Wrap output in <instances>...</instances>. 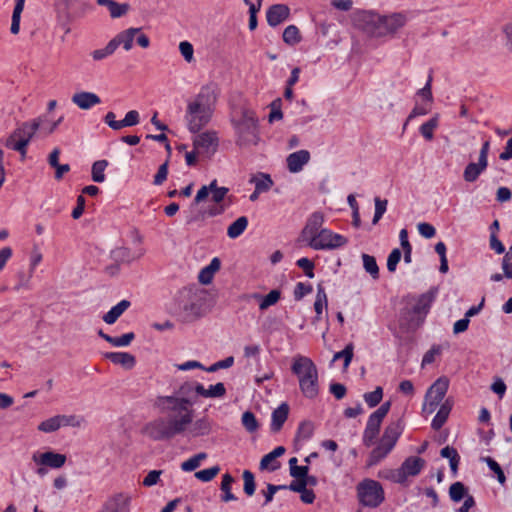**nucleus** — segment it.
<instances>
[{"label":"nucleus","mask_w":512,"mask_h":512,"mask_svg":"<svg viewBox=\"0 0 512 512\" xmlns=\"http://www.w3.org/2000/svg\"><path fill=\"white\" fill-rule=\"evenodd\" d=\"M242 424L249 432H254L258 429V422L256 420V417L250 411H246L243 413Z\"/></svg>","instance_id":"59"},{"label":"nucleus","mask_w":512,"mask_h":512,"mask_svg":"<svg viewBox=\"0 0 512 512\" xmlns=\"http://www.w3.org/2000/svg\"><path fill=\"white\" fill-rule=\"evenodd\" d=\"M83 419L76 415H55L43 420L38 424V431L42 433H53L62 427H80Z\"/></svg>","instance_id":"13"},{"label":"nucleus","mask_w":512,"mask_h":512,"mask_svg":"<svg viewBox=\"0 0 512 512\" xmlns=\"http://www.w3.org/2000/svg\"><path fill=\"white\" fill-rule=\"evenodd\" d=\"M364 400L370 408L377 406L383 398V389L378 386L374 391L364 394Z\"/></svg>","instance_id":"52"},{"label":"nucleus","mask_w":512,"mask_h":512,"mask_svg":"<svg viewBox=\"0 0 512 512\" xmlns=\"http://www.w3.org/2000/svg\"><path fill=\"white\" fill-rule=\"evenodd\" d=\"M354 346L352 343L346 345V347L333 356V361L344 359V368L347 369L353 358Z\"/></svg>","instance_id":"50"},{"label":"nucleus","mask_w":512,"mask_h":512,"mask_svg":"<svg viewBox=\"0 0 512 512\" xmlns=\"http://www.w3.org/2000/svg\"><path fill=\"white\" fill-rule=\"evenodd\" d=\"M115 48L121 46L125 51H130L136 42L141 48L147 49L150 46L149 37L142 31V28L130 27L119 32L113 39Z\"/></svg>","instance_id":"10"},{"label":"nucleus","mask_w":512,"mask_h":512,"mask_svg":"<svg viewBox=\"0 0 512 512\" xmlns=\"http://www.w3.org/2000/svg\"><path fill=\"white\" fill-rule=\"evenodd\" d=\"M97 4L107 7L112 18H120L126 15L130 9L128 3H118L114 0H97Z\"/></svg>","instance_id":"29"},{"label":"nucleus","mask_w":512,"mask_h":512,"mask_svg":"<svg viewBox=\"0 0 512 512\" xmlns=\"http://www.w3.org/2000/svg\"><path fill=\"white\" fill-rule=\"evenodd\" d=\"M140 122V115L139 112L136 110H130L126 113L125 117L120 120L121 123V129L124 127H131L139 124Z\"/></svg>","instance_id":"60"},{"label":"nucleus","mask_w":512,"mask_h":512,"mask_svg":"<svg viewBox=\"0 0 512 512\" xmlns=\"http://www.w3.org/2000/svg\"><path fill=\"white\" fill-rule=\"evenodd\" d=\"M324 216L320 212H314L307 220L305 227L302 230L301 237L304 241L309 242L317 235L323 228Z\"/></svg>","instance_id":"20"},{"label":"nucleus","mask_w":512,"mask_h":512,"mask_svg":"<svg viewBox=\"0 0 512 512\" xmlns=\"http://www.w3.org/2000/svg\"><path fill=\"white\" fill-rule=\"evenodd\" d=\"M247 226H248V219L246 216H241V217L237 218L227 228L228 237L231 239H236L246 230Z\"/></svg>","instance_id":"35"},{"label":"nucleus","mask_w":512,"mask_h":512,"mask_svg":"<svg viewBox=\"0 0 512 512\" xmlns=\"http://www.w3.org/2000/svg\"><path fill=\"white\" fill-rule=\"evenodd\" d=\"M389 454L388 451H386L384 448H382V446H380L379 444L377 445L376 448H374L370 455H369V458L367 460V466L368 467H372L376 464H378L381 460H383L387 455Z\"/></svg>","instance_id":"53"},{"label":"nucleus","mask_w":512,"mask_h":512,"mask_svg":"<svg viewBox=\"0 0 512 512\" xmlns=\"http://www.w3.org/2000/svg\"><path fill=\"white\" fill-rule=\"evenodd\" d=\"M362 260L366 272L369 273L373 279H377L379 277V267L375 257L364 253L362 254Z\"/></svg>","instance_id":"45"},{"label":"nucleus","mask_w":512,"mask_h":512,"mask_svg":"<svg viewBox=\"0 0 512 512\" xmlns=\"http://www.w3.org/2000/svg\"><path fill=\"white\" fill-rule=\"evenodd\" d=\"M220 187L217 186V181L216 180H213L209 185H204L202 186L198 191H197V194L195 196V203L196 204H200L201 202H203L207 197L208 195L215 191L216 189H219Z\"/></svg>","instance_id":"54"},{"label":"nucleus","mask_w":512,"mask_h":512,"mask_svg":"<svg viewBox=\"0 0 512 512\" xmlns=\"http://www.w3.org/2000/svg\"><path fill=\"white\" fill-rule=\"evenodd\" d=\"M439 115H434L427 122L420 126L421 135L428 141H431L434 137V130L438 127Z\"/></svg>","instance_id":"40"},{"label":"nucleus","mask_w":512,"mask_h":512,"mask_svg":"<svg viewBox=\"0 0 512 512\" xmlns=\"http://www.w3.org/2000/svg\"><path fill=\"white\" fill-rule=\"evenodd\" d=\"M130 305L128 300H121L103 316V321L109 325L114 324Z\"/></svg>","instance_id":"30"},{"label":"nucleus","mask_w":512,"mask_h":512,"mask_svg":"<svg viewBox=\"0 0 512 512\" xmlns=\"http://www.w3.org/2000/svg\"><path fill=\"white\" fill-rule=\"evenodd\" d=\"M400 259L401 251L398 248L393 249L387 259V269L389 272H394L396 270Z\"/></svg>","instance_id":"63"},{"label":"nucleus","mask_w":512,"mask_h":512,"mask_svg":"<svg viewBox=\"0 0 512 512\" xmlns=\"http://www.w3.org/2000/svg\"><path fill=\"white\" fill-rule=\"evenodd\" d=\"M289 407L286 403H282L272 413L271 430L278 432L287 420Z\"/></svg>","instance_id":"31"},{"label":"nucleus","mask_w":512,"mask_h":512,"mask_svg":"<svg viewBox=\"0 0 512 512\" xmlns=\"http://www.w3.org/2000/svg\"><path fill=\"white\" fill-rule=\"evenodd\" d=\"M234 482L235 479L230 474L226 473L222 476L220 488L223 492V495L221 496V500L223 502L235 501L237 499L236 496L231 492L232 484Z\"/></svg>","instance_id":"37"},{"label":"nucleus","mask_w":512,"mask_h":512,"mask_svg":"<svg viewBox=\"0 0 512 512\" xmlns=\"http://www.w3.org/2000/svg\"><path fill=\"white\" fill-rule=\"evenodd\" d=\"M220 472L219 466H213L208 469L200 470L195 473V477L202 482H209L213 480Z\"/></svg>","instance_id":"55"},{"label":"nucleus","mask_w":512,"mask_h":512,"mask_svg":"<svg viewBox=\"0 0 512 512\" xmlns=\"http://www.w3.org/2000/svg\"><path fill=\"white\" fill-rule=\"evenodd\" d=\"M488 160L478 157L477 162H470L464 168L463 179L468 183L477 181L479 176L487 169Z\"/></svg>","instance_id":"24"},{"label":"nucleus","mask_w":512,"mask_h":512,"mask_svg":"<svg viewBox=\"0 0 512 512\" xmlns=\"http://www.w3.org/2000/svg\"><path fill=\"white\" fill-rule=\"evenodd\" d=\"M418 232L421 236H423L426 239L433 238L436 234V229L433 225L421 222L417 225Z\"/></svg>","instance_id":"64"},{"label":"nucleus","mask_w":512,"mask_h":512,"mask_svg":"<svg viewBox=\"0 0 512 512\" xmlns=\"http://www.w3.org/2000/svg\"><path fill=\"white\" fill-rule=\"evenodd\" d=\"M115 51V43L110 40L104 48L94 50L91 56L93 60L100 61L111 56Z\"/></svg>","instance_id":"48"},{"label":"nucleus","mask_w":512,"mask_h":512,"mask_svg":"<svg viewBox=\"0 0 512 512\" xmlns=\"http://www.w3.org/2000/svg\"><path fill=\"white\" fill-rule=\"evenodd\" d=\"M250 182L255 185L257 192H267L272 188L274 184L270 175L266 173H257L253 175L250 179Z\"/></svg>","instance_id":"32"},{"label":"nucleus","mask_w":512,"mask_h":512,"mask_svg":"<svg viewBox=\"0 0 512 512\" xmlns=\"http://www.w3.org/2000/svg\"><path fill=\"white\" fill-rule=\"evenodd\" d=\"M347 243L348 239L345 236L325 228L317 232V235L307 242V245L314 250H334Z\"/></svg>","instance_id":"11"},{"label":"nucleus","mask_w":512,"mask_h":512,"mask_svg":"<svg viewBox=\"0 0 512 512\" xmlns=\"http://www.w3.org/2000/svg\"><path fill=\"white\" fill-rule=\"evenodd\" d=\"M40 124L41 120L39 118L22 124L6 139L5 146L9 149L18 151L21 154L22 159H24L27 152V146L36 131L39 129Z\"/></svg>","instance_id":"6"},{"label":"nucleus","mask_w":512,"mask_h":512,"mask_svg":"<svg viewBox=\"0 0 512 512\" xmlns=\"http://www.w3.org/2000/svg\"><path fill=\"white\" fill-rule=\"evenodd\" d=\"M381 20V15L371 11H358L353 15L354 25L371 35H383V32L380 30Z\"/></svg>","instance_id":"14"},{"label":"nucleus","mask_w":512,"mask_h":512,"mask_svg":"<svg viewBox=\"0 0 512 512\" xmlns=\"http://www.w3.org/2000/svg\"><path fill=\"white\" fill-rule=\"evenodd\" d=\"M104 357L115 365H120L124 369L130 370L136 364L135 357L128 352H107Z\"/></svg>","instance_id":"26"},{"label":"nucleus","mask_w":512,"mask_h":512,"mask_svg":"<svg viewBox=\"0 0 512 512\" xmlns=\"http://www.w3.org/2000/svg\"><path fill=\"white\" fill-rule=\"evenodd\" d=\"M211 430V425L206 418H200L195 422H192L191 426L188 428L190 435L193 437H199L207 435Z\"/></svg>","instance_id":"36"},{"label":"nucleus","mask_w":512,"mask_h":512,"mask_svg":"<svg viewBox=\"0 0 512 512\" xmlns=\"http://www.w3.org/2000/svg\"><path fill=\"white\" fill-rule=\"evenodd\" d=\"M452 407L453 400L450 398L445 399V401L440 405V408L431 423V426L434 430H439L445 424L452 410Z\"/></svg>","instance_id":"28"},{"label":"nucleus","mask_w":512,"mask_h":512,"mask_svg":"<svg viewBox=\"0 0 512 512\" xmlns=\"http://www.w3.org/2000/svg\"><path fill=\"white\" fill-rule=\"evenodd\" d=\"M440 454L442 457L449 459L451 471L453 472L454 475H456L460 460L459 454L456 451V449L450 446H446L441 450Z\"/></svg>","instance_id":"41"},{"label":"nucleus","mask_w":512,"mask_h":512,"mask_svg":"<svg viewBox=\"0 0 512 512\" xmlns=\"http://www.w3.org/2000/svg\"><path fill=\"white\" fill-rule=\"evenodd\" d=\"M314 433V424L310 421H303L300 423L297 433L296 440L297 441H306L312 437Z\"/></svg>","instance_id":"46"},{"label":"nucleus","mask_w":512,"mask_h":512,"mask_svg":"<svg viewBox=\"0 0 512 512\" xmlns=\"http://www.w3.org/2000/svg\"><path fill=\"white\" fill-rule=\"evenodd\" d=\"M290 15V9L285 4H274L266 12L267 23L272 26H278Z\"/></svg>","instance_id":"22"},{"label":"nucleus","mask_w":512,"mask_h":512,"mask_svg":"<svg viewBox=\"0 0 512 512\" xmlns=\"http://www.w3.org/2000/svg\"><path fill=\"white\" fill-rule=\"evenodd\" d=\"M173 314L183 322H193L204 315L203 299L193 290H182L174 299Z\"/></svg>","instance_id":"5"},{"label":"nucleus","mask_w":512,"mask_h":512,"mask_svg":"<svg viewBox=\"0 0 512 512\" xmlns=\"http://www.w3.org/2000/svg\"><path fill=\"white\" fill-rule=\"evenodd\" d=\"M356 493L359 503L369 508L380 506L385 499L382 485L378 481L369 478L357 484Z\"/></svg>","instance_id":"7"},{"label":"nucleus","mask_w":512,"mask_h":512,"mask_svg":"<svg viewBox=\"0 0 512 512\" xmlns=\"http://www.w3.org/2000/svg\"><path fill=\"white\" fill-rule=\"evenodd\" d=\"M144 253L145 251L142 249L138 250L137 252H133L127 247H119L112 251V257L116 262L130 263L140 259Z\"/></svg>","instance_id":"27"},{"label":"nucleus","mask_w":512,"mask_h":512,"mask_svg":"<svg viewBox=\"0 0 512 512\" xmlns=\"http://www.w3.org/2000/svg\"><path fill=\"white\" fill-rule=\"evenodd\" d=\"M300 30L295 25L287 26L283 31V41L290 46H294L301 41Z\"/></svg>","instance_id":"39"},{"label":"nucleus","mask_w":512,"mask_h":512,"mask_svg":"<svg viewBox=\"0 0 512 512\" xmlns=\"http://www.w3.org/2000/svg\"><path fill=\"white\" fill-rule=\"evenodd\" d=\"M375 214L373 217V224H377L379 220L382 218L383 214L386 212L387 209V200H382L378 197L375 198Z\"/></svg>","instance_id":"61"},{"label":"nucleus","mask_w":512,"mask_h":512,"mask_svg":"<svg viewBox=\"0 0 512 512\" xmlns=\"http://www.w3.org/2000/svg\"><path fill=\"white\" fill-rule=\"evenodd\" d=\"M280 291L271 290L267 295L254 294L253 298L259 301V309L266 310L270 306L275 305L280 299Z\"/></svg>","instance_id":"33"},{"label":"nucleus","mask_w":512,"mask_h":512,"mask_svg":"<svg viewBox=\"0 0 512 512\" xmlns=\"http://www.w3.org/2000/svg\"><path fill=\"white\" fill-rule=\"evenodd\" d=\"M450 380L447 376H441L436 379L427 389L422 404V413L425 415L432 414L436 408L445 400V396L449 389Z\"/></svg>","instance_id":"8"},{"label":"nucleus","mask_w":512,"mask_h":512,"mask_svg":"<svg viewBox=\"0 0 512 512\" xmlns=\"http://www.w3.org/2000/svg\"><path fill=\"white\" fill-rule=\"evenodd\" d=\"M217 98L215 87L205 85L187 101L184 120L189 132L198 133L211 122Z\"/></svg>","instance_id":"2"},{"label":"nucleus","mask_w":512,"mask_h":512,"mask_svg":"<svg viewBox=\"0 0 512 512\" xmlns=\"http://www.w3.org/2000/svg\"><path fill=\"white\" fill-rule=\"evenodd\" d=\"M228 193V189L225 187H220L215 191L211 192V200L213 204L208 205L207 208H221V214L225 211L226 206L222 203L226 194Z\"/></svg>","instance_id":"44"},{"label":"nucleus","mask_w":512,"mask_h":512,"mask_svg":"<svg viewBox=\"0 0 512 512\" xmlns=\"http://www.w3.org/2000/svg\"><path fill=\"white\" fill-rule=\"evenodd\" d=\"M132 499L130 492H114L107 497L99 512H131Z\"/></svg>","instance_id":"15"},{"label":"nucleus","mask_w":512,"mask_h":512,"mask_svg":"<svg viewBox=\"0 0 512 512\" xmlns=\"http://www.w3.org/2000/svg\"><path fill=\"white\" fill-rule=\"evenodd\" d=\"M107 166L108 162L106 160H98L93 163L91 176L94 182L103 183L105 181V169Z\"/></svg>","instance_id":"42"},{"label":"nucleus","mask_w":512,"mask_h":512,"mask_svg":"<svg viewBox=\"0 0 512 512\" xmlns=\"http://www.w3.org/2000/svg\"><path fill=\"white\" fill-rule=\"evenodd\" d=\"M242 477L244 481V492L248 496H252L256 489L254 475L249 470H245L242 474Z\"/></svg>","instance_id":"58"},{"label":"nucleus","mask_w":512,"mask_h":512,"mask_svg":"<svg viewBox=\"0 0 512 512\" xmlns=\"http://www.w3.org/2000/svg\"><path fill=\"white\" fill-rule=\"evenodd\" d=\"M180 392L189 396L195 403L197 396L211 399L222 398L226 394V388L221 382L210 385L208 388H205L204 385L199 382H185L180 386Z\"/></svg>","instance_id":"9"},{"label":"nucleus","mask_w":512,"mask_h":512,"mask_svg":"<svg viewBox=\"0 0 512 512\" xmlns=\"http://www.w3.org/2000/svg\"><path fill=\"white\" fill-rule=\"evenodd\" d=\"M154 405L167 417L157 418L145 426L144 432L151 439H171L186 432L191 426L194 418V402L189 396L180 392V387L173 395L158 396Z\"/></svg>","instance_id":"1"},{"label":"nucleus","mask_w":512,"mask_h":512,"mask_svg":"<svg viewBox=\"0 0 512 512\" xmlns=\"http://www.w3.org/2000/svg\"><path fill=\"white\" fill-rule=\"evenodd\" d=\"M231 124L235 132V143L243 149L257 146L261 141L259 119L250 108H241L231 115Z\"/></svg>","instance_id":"3"},{"label":"nucleus","mask_w":512,"mask_h":512,"mask_svg":"<svg viewBox=\"0 0 512 512\" xmlns=\"http://www.w3.org/2000/svg\"><path fill=\"white\" fill-rule=\"evenodd\" d=\"M431 81L432 78L429 77L425 86L417 92V96L421 100V103H425L432 106L433 96L431 91Z\"/></svg>","instance_id":"57"},{"label":"nucleus","mask_w":512,"mask_h":512,"mask_svg":"<svg viewBox=\"0 0 512 512\" xmlns=\"http://www.w3.org/2000/svg\"><path fill=\"white\" fill-rule=\"evenodd\" d=\"M193 148L198 155L210 158L218 149L219 136L214 130H206L193 138Z\"/></svg>","instance_id":"12"},{"label":"nucleus","mask_w":512,"mask_h":512,"mask_svg":"<svg viewBox=\"0 0 512 512\" xmlns=\"http://www.w3.org/2000/svg\"><path fill=\"white\" fill-rule=\"evenodd\" d=\"M207 458V454L205 452H200L186 461L181 463V469L185 472H191L197 469L203 460Z\"/></svg>","instance_id":"43"},{"label":"nucleus","mask_w":512,"mask_h":512,"mask_svg":"<svg viewBox=\"0 0 512 512\" xmlns=\"http://www.w3.org/2000/svg\"><path fill=\"white\" fill-rule=\"evenodd\" d=\"M407 23V16L402 12L392 13L387 16H382L380 30L383 34H394L399 29L403 28Z\"/></svg>","instance_id":"18"},{"label":"nucleus","mask_w":512,"mask_h":512,"mask_svg":"<svg viewBox=\"0 0 512 512\" xmlns=\"http://www.w3.org/2000/svg\"><path fill=\"white\" fill-rule=\"evenodd\" d=\"M442 354V347L440 345H433L424 354L421 362V367L424 368L427 365L432 364Z\"/></svg>","instance_id":"49"},{"label":"nucleus","mask_w":512,"mask_h":512,"mask_svg":"<svg viewBox=\"0 0 512 512\" xmlns=\"http://www.w3.org/2000/svg\"><path fill=\"white\" fill-rule=\"evenodd\" d=\"M402 433V427L400 423H393L385 428V431L381 439L393 446L396 445L400 435Z\"/></svg>","instance_id":"38"},{"label":"nucleus","mask_w":512,"mask_h":512,"mask_svg":"<svg viewBox=\"0 0 512 512\" xmlns=\"http://www.w3.org/2000/svg\"><path fill=\"white\" fill-rule=\"evenodd\" d=\"M292 373L297 377L302 395L314 399L320 391L319 374L315 363L306 356L296 355L292 359Z\"/></svg>","instance_id":"4"},{"label":"nucleus","mask_w":512,"mask_h":512,"mask_svg":"<svg viewBox=\"0 0 512 512\" xmlns=\"http://www.w3.org/2000/svg\"><path fill=\"white\" fill-rule=\"evenodd\" d=\"M424 466V459L416 456L408 457L399 469L391 472L390 478L396 483H404L408 477L418 475Z\"/></svg>","instance_id":"16"},{"label":"nucleus","mask_w":512,"mask_h":512,"mask_svg":"<svg viewBox=\"0 0 512 512\" xmlns=\"http://www.w3.org/2000/svg\"><path fill=\"white\" fill-rule=\"evenodd\" d=\"M71 100L73 104L82 110H89L101 103V99L97 94L88 91L74 93Z\"/></svg>","instance_id":"23"},{"label":"nucleus","mask_w":512,"mask_h":512,"mask_svg":"<svg viewBox=\"0 0 512 512\" xmlns=\"http://www.w3.org/2000/svg\"><path fill=\"white\" fill-rule=\"evenodd\" d=\"M178 47L181 56L188 64L195 61L194 47L189 41H181Z\"/></svg>","instance_id":"51"},{"label":"nucleus","mask_w":512,"mask_h":512,"mask_svg":"<svg viewBox=\"0 0 512 512\" xmlns=\"http://www.w3.org/2000/svg\"><path fill=\"white\" fill-rule=\"evenodd\" d=\"M310 152L308 150H298L289 154L286 158L287 169L291 173L302 171L304 166L310 161Z\"/></svg>","instance_id":"21"},{"label":"nucleus","mask_w":512,"mask_h":512,"mask_svg":"<svg viewBox=\"0 0 512 512\" xmlns=\"http://www.w3.org/2000/svg\"><path fill=\"white\" fill-rule=\"evenodd\" d=\"M134 338L135 334L133 332H129L119 337H112V339H108V343L114 347H127L131 344Z\"/></svg>","instance_id":"56"},{"label":"nucleus","mask_w":512,"mask_h":512,"mask_svg":"<svg viewBox=\"0 0 512 512\" xmlns=\"http://www.w3.org/2000/svg\"><path fill=\"white\" fill-rule=\"evenodd\" d=\"M467 490L463 483L455 482L449 488V496L452 501L459 502L466 498Z\"/></svg>","instance_id":"47"},{"label":"nucleus","mask_w":512,"mask_h":512,"mask_svg":"<svg viewBox=\"0 0 512 512\" xmlns=\"http://www.w3.org/2000/svg\"><path fill=\"white\" fill-rule=\"evenodd\" d=\"M432 302V295L422 294L417 298H411L409 305L411 306L412 312L418 316V318L422 319L428 313Z\"/></svg>","instance_id":"25"},{"label":"nucleus","mask_w":512,"mask_h":512,"mask_svg":"<svg viewBox=\"0 0 512 512\" xmlns=\"http://www.w3.org/2000/svg\"><path fill=\"white\" fill-rule=\"evenodd\" d=\"M279 468V463L276 458L273 457L270 453L264 455L260 461V469L265 470L268 469L270 471H275Z\"/></svg>","instance_id":"62"},{"label":"nucleus","mask_w":512,"mask_h":512,"mask_svg":"<svg viewBox=\"0 0 512 512\" xmlns=\"http://www.w3.org/2000/svg\"><path fill=\"white\" fill-rule=\"evenodd\" d=\"M198 204L195 201L190 205L189 210L186 215V224H194L197 222H202L208 217H214L221 214V208H203L197 209L196 206Z\"/></svg>","instance_id":"19"},{"label":"nucleus","mask_w":512,"mask_h":512,"mask_svg":"<svg viewBox=\"0 0 512 512\" xmlns=\"http://www.w3.org/2000/svg\"><path fill=\"white\" fill-rule=\"evenodd\" d=\"M32 461L38 466L60 469L65 465L67 457L64 454L54 451H46L43 453H34L32 455Z\"/></svg>","instance_id":"17"},{"label":"nucleus","mask_w":512,"mask_h":512,"mask_svg":"<svg viewBox=\"0 0 512 512\" xmlns=\"http://www.w3.org/2000/svg\"><path fill=\"white\" fill-rule=\"evenodd\" d=\"M327 305H328V299H327V294L325 292V289L321 285H318L316 298H315V302H314V310L316 312L315 320L321 319V315H322L323 311L325 309H327Z\"/></svg>","instance_id":"34"}]
</instances>
